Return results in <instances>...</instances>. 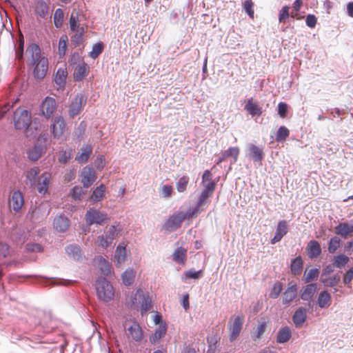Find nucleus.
I'll list each match as a JSON object with an SVG mask.
<instances>
[{
	"mask_svg": "<svg viewBox=\"0 0 353 353\" xmlns=\"http://www.w3.org/2000/svg\"><path fill=\"white\" fill-rule=\"evenodd\" d=\"M65 252L68 256L72 257L75 260H79L81 257V249L75 245H70L65 248Z\"/></svg>",
	"mask_w": 353,
	"mask_h": 353,
	"instance_id": "nucleus-39",
	"label": "nucleus"
},
{
	"mask_svg": "<svg viewBox=\"0 0 353 353\" xmlns=\"http://www.w3.org/2000/svg\"><path fill=\"white\" fill-rule=\"evenodd\" d=\"M244 109L252 117L260 116L262 114L261 107H260L259 103L254 101L252 98L248 99Z\"/></svg>",
	"mask_w": 353,
	"mask_h": 353,
	"instance_id": "nucleus-19",
	"label": "nucleus"
},
{
	"mask_svg": "<svg viewBox=\"0 0 353 353\" xmlns=\"http://www.w3.org/2000/svg\"><path fill=\"white\" fill-rule=\"evenodd\" d=\"M305 23L309 28H314L316 23V17L313 14H308L306 17Z\"/></svg>",
	"mask_w": 353,
	"mask_h": 353,
	"instance_id": "nucleus-58",
	"label": "nucleus"
},
{
	"mask_svg": "<svg viewBox=\"0 0 353 353\" xmlns=\"http://www.w3.org/2000/svg\"><path fill=\"white\" fill-rule=\"evenodd\" d=\"M66 79V74L62 69H59L57 71L54 81L59 86L63 87L65 85Z\"/></svg>",
	"mask_w": 353,
	"mask_h": 353,
	"instance_id": "nucleus-43",
	"label": "nucleus"
},
{
	"mask_svg": "<svg viewBox=\"0 0 353 353\" xmlns=\"http://www.w3.org/2000/svg\"><path fill=\"white\" fill-rule=\"evenodd\" d=\"M89 70L85 63L78 65L74 72L75 81H81L88 74Z\"/></svg>",
	"mask_w": 353,
	"mask_h": 353,
	"instance_id": "nucleus-31",
	"label": "nucleus"
},
{
	"mask_svg": "<svg viewBox=\"0 0 353 353\" xmlns=\"http://www.w3.org/2000/svg\"><path fill=\"white\" fill-rule=\"evenodd\" d=\"M282 290V285L280 283H276L270 293V296L272 299H276Z\"/></svg>",
	"mask_w": 353,
	"mask_h": 353,
	"instance_id": "nucleus-52",
	"label": "nucleus"
},
{
	"mask_svg": "<svg viewBox=\"0 0 353 353\" xmlns=\"http://www.w3.org/2000/svg\"><path fill=\"white\" fill-rule=\"evenodd\" d=\"M85 222L88 226L92 225H103L109 220L107 213L101 212L94 208H89L85 215Z\"/></svg>",
	"mask_w": 353,
	"mask_h": 353,
	"instance_id": "nucleus-6",
	"label": "nucleus"
},
{
	"mask_svg": "<svg viewBox=\"0 0 353 353\" xmlns=\"http://www.w3.org/2000/svg\"><path fill=\"white\" fill-rule=\"evenodd\" d=\"M204 189L203 190L213 193L215 189V183L214 181H210L208 183H203Z\"/></svg>",
	"mask_w": 353,
	"mask_h": 353,
	"instance_id": "nucleus-64",
	"label": "nucleus"
},
{
	"mask_svg": "<svg viewBox=\"0 0 353 353\" xmlns=\"http://www.w3.org/2000/svg\"><path fill=\"white\" fill-rule=\"evenodd\" d=\"M185 275L187 279H198L202 276L203 272L202 270L195 271L190 270L185 272Z\"/></svg>",
	"mask_w": 353,
	"mask_h": 353,
	"instance_id": "nucleus-54",
	"label": "nucleus"
},
{
	"mask_svg": "<svg viewBox=\"0 0 353 353\" xmlns=\"http://www.w3.org/2000/svg\"><path fill=\"white\" fill-rule=\"evenodd\" d=\"M266 328V323L265 322L261 323L260 325H258L256 329V335L254 339H259L262 336V335L264 334Z\"/></svg>",
	"mask_w": 353,
	"mask_h": 353,
	"instance_id": "nucleus-60",
	"label": "nucleus"
},
{
	"mask_svg": "<svg viewBox=\"0 0 353 353\" xmlns=\"http://www.w3.org/2000/svg\"><path fill=\"white\" fill-rule=\"evenodd\" d=\"M103 50V44L101 43H97L92 46V49L90 52V57L92 59H96Z\"/></svg>",
	"mask_w": 353,
	"mask_h": 353,
	"instance_id": "nucleus-49",
	"label": "nucleus"
},
{
	"mask_svg": "<svg viewBox=\"0 0 353 353\" xmlns=\"http://www.w3.org/2000/svg\"><path fill=\"white\" fill-rule=\"evenodd\" d=\"M167 332L165 325L160 324L155 330V332L150 336V342L152 344H157L159 340L165 336Z\"/></svg>",
	"mask_w": 353,
	"mask_h": 353,
	"instance_id": "nucleus-22",
	"label": "nucleus"
},
{
	"mask_svg": "<svg viewBox=\"0 0 353 353\" xmlns=\"http://www.w3.org/2000/svg\"><path fill=\"white\" fill-rule=\"evenodd\" d=\"M303 268V261L300 256L294 259L291 262V271L293 274L299 275Z\"/></svg>",
	"mask_w": 353,
	"mask_h": 353,
	"instance_id": "nucleus-36",
	"label": "nucleus"
},
{
	"mask_svg": "<svg viewBox=\"0 0 353 353\" xmlns=\"http://www.w3.org/2000/svg\"><path fill=\"white\" fill-rule=\"evenodd\" d=\"M187 259V250L179 247L175 249L172 254V260L179 264H184Z\"/></svg>",
	"mask_w": 353,
	"mask_h": 353,
	"instance_id": "nucleus-24",
	"label": "nucleus"
},
{
	"mask_svg": "<svg viewBox=\"0 0 353 353\" xmlns=\"http://www.w3.org/2000/svg\"><path fill=\"white\" fill-rule=\"evenodd\" d=\"M44 151V148L37 142L32 148H30L28 152V157L30 161H37Z\"/></svg>",
	"mask_w": 353,
	"mask_h": 353,
	"instance_id": "nucleus-21",
	"label": "nucleus"
},
{
	"mask_svg": "<svg viewBox=\"0 0 353 353\" xmlns=\"http://www.w3.org/2000/svg\"><path fill=\"white\" fill-rule=\"evenodd\" d=\"M253 3L250 0H245L243 2V9L245 12L251 17H254Z\"/></svg>",
	"mask_w": 353,
	"mask_h": 353,
	"instance_id": "nucleus-53",
	"label": "nucleus"
},
{
	"mask_svg": "<svg viewBox=\"0 0 353 353\" xmlns=\"http://www.w3.org/2000/svg\"><path fill=\"white\" fill-rule=\"evenodd\" d=\"M83 194V190L81 187L75 186L72 188V196L75 200H79L81 198L82 194Z\"/></svg>",
	"mask_w": 353,
	"mask_h": 353,
	"instance_id": "nucleus-56",
	"label": "nucleus"
},
{
	"mask_svg": "<svg viewBox=\"0 0 353 353\" xmlns=\"http://www.w3.org/2000/svg\"><path fill=\"white\" fill-rule=\"evenodd\" d=\"M288 112V105L285 103L280 102L278 104V114L281 118L286 117Z\"/></svg>",
	"mask_w": 353,
	"mask_h": 353,
	"instance_id": "nucleus-57",
	"label": "nucleus"
},
{
	"mask_svg": "<svg viewBox=\"0 0 353 353\" xmlns=\"http://www.w3.org/2000/svg\"><path fill=\"white\" fill-rule=\"evenodd\" d=\"M290 132L288 129L285 126H281L276 134V140L278 142L285 141L289 136Z\"/></svg>",
	"mask_w": 353,
	"mask_h": 353,
	"instance_id": "nucleus-44",
	"label": "nucleus"
},
{
	"mask_svg": "<svg viewBox=\"0 0 353 353\" xmlns=\"http://www.w3.org/2000/svg\"><path fill=\"white\" fill-rule=\"evenodd\" d=\"M97 241L99 242V245L102 248H107L112 243L105 235L99 236L97 237Z\"/></svg>",
	"mask_w": 353,
	"mask_h": 353,
	"instance_id": "nucleus-51",
	"label": "nucleus"
},
{
	"mask_svg": "<svg viewBox=\"0 0 353 353\" xmlns=\"http://www.w3.org/2000/svg\"><path fill=\"white\" fill-rule=\"evenodd\" d=\"M51 174L48 172L43 173L38 179L37 190L40 194H45L48 190Z\"/></svg>",
	"mask_w": 353,
	"mask_h": 353,
	"instance_id": "nucleus-15",
	"label": "nucleus"
},
{
	"mask_svg": "<svg viewBox=\"0 0 353 353\" xmlns=\"http://www.w3.org/2000/svg\"><path fill=\"white\" fill-rule=\"evenodd\" d=\"M68 37L66 35H62L59 41V54L60 57L65 55L67 49Z\"/></svg>",
	"mask_w": 353,
	"mask_h": 353,
	"instance_id": "nucleus-46",
	"label": "nucleus"
},
{
	"mask_svg": "<svg viewBox=\"0 0 353 353\" xmlns=\"http://www.w3.org/2000/svg\"><path fill=\"white\" fill-rule=\"evenodd\" d=\"M78 26H79V24L78 23L77 16L74 15V14L72 12L70 18V29L71 30H74Z\"/></svg>",
	"mask_w": 353,
	"mask_h": 353,
	"instance_id": "nucleus-63",
	"label": "nucleus"
},
{
	"mask_svg": "<svg viewBox=\"0 0 353 353\" xmlns=\"http://www.w3.org/2000/svg\"><path fill=\"white\" fill-rule=\"evenodd\" d=\"M244 317L243 315L237 316L234 318L233 321L229 323V328L230 331V339L231 341H234L240 334L242 329Z\"/></svg>",
	"mask_w": 353,
	"mask_h": 353,
	"instance_id": "nucleus-9",
	"label": "nucleus"
},
{
	"mask_svg": "<svg viewBox=\"0 0 353 353\" xmlns=\"http://www.w3.org/2000/svg\"><path fill=\"white\" fill-rule=\"evenodd\" d=\"M191 209L187 212H179L174 213L173 215L165 221L163 225L164 230L167 231H174L179 228L182 222L186 219H192L194 217V215H191Z\"/></svg>",
	"mask_w": 353,
	"mask_h": 353,
	"instance_id": "nucleus-3",
	"label": "nucleus"
},
{
	"mask_svg": "<svg viewBox=\"0 0 353 353\" xmlns=\"http://www.w3.org/2000/svg\"><path fill=\"white\" fill-rule=\"evenodd\" d=\"M335 232L337 234L346 238L348 234L353 232V224L350 225L347 223H340L336 226Z\"/></svg>",
	"mask_w": 353,
	"mask_h": 353,
	"instance_id": "nucleus-28",
	"label": "nucleus"
},
{
	"mask_svg": "<svg viewBox=\"0 0 353 353\" xmlns=\"http://www.w3.org/2000/svg\"><path fill=\"white\" fill-rule=\"evenodd\" d=\"M92 151L91 145H83L81 149V152L77 155L76 160L79 163H85L88 160Z\"/></svg>",
	"mask_w": 353,
	"mask_h": 353,
	"instance_id": "nucleus-29",
	"label": "nucleus"
},
{
	"mask_svg": "<svg viewBox=\"0 0 353 353\" xmlns=\"http://www.w3.org/2000/svg\"><path fill=\"white\" fill-rule=\"evenodd\" d=\"M349 261V258L344 254H339L334 257L332 265L338 268H343Z\"/></svg>",
	"mask_w": 353,
	"mask_h": 353,
	"instance_id": "nucleus-37",
	"label": "nucleus"
},
{
	"mask_svg": "<svg viewBox=\"0 0 353 353\" xmlns=\"http://www.w3.org/2000/svg\"><path fill=\"white\" fill-rule=\"evenodd\" d=\"M353 279V267L351 268L343 276V283L345 285H348L351 283Z\"/></svg>",
	"mask_w": 353,
	"mask_h": 353,
	"instance_id": "nucleus-62",
	"label": "nucleus"
},
{
	"mask_svg": "<svg viewBox=\"0 0 353 353\" xmlns=\"http://www.w3.org/2000/svg\"><path fill=\"white\" fill-rule=\"evenodd\" d=\"M128 336L135 341H141L143 338V331L139 323L134 322L128 328Z\"/></svg>",
	"mask_w": 353,
	"mask_h": 353,
	"instance_id": "nucleus-18",
	"label": "nucleus"
},
{
	"mask_svg": "<svg viewBox=\"0 0 353 353\" xmlns=\"http://www.w3.org/2000/svg\"><path fill=\"white\" fill-rule=\"evenodd\" d=\"M105 191V186L103 184L98 186L90 196L91 201L94 203H97L103 197Z\"/></svg>",
	"mask_w": 353,
	"mask_h": 353,
	"instance_id": "nucleus-35",
	"label": "nucleus"
},
{
	"mask_svg": "<svg viewBox=\"0 0 353 353\" xmlns=\"http://www.w3.org/2000/svg\"><path fill=\"white\" fill-rule=\"evenodd\" d=\"M26 53L30 57L29 65L34 68V77L39 79H43L48 70V61L41 55L39 46L35 43L30 44L26 50Z\"/></svg>",
	"mask_w": 353,
	"mask_h": 353,
	"instance_id": "nucleus-1",
	"label": "nucleus"
},
{
	"mask_svg": "<svg viewBox=\"0 0 353 353\" xmlns=\"http://www.w3.org/2000/svg\"><path fill=\"white\" fill-rule=\"evenodd\" d=\"M189 182V177L188 176H181L176 182V190L179 192H183L186 188Z\"/></svg>",
	"mask_w": 353,
	"mask_h": 353,
	"instance_id": "nucleus-45",
	"label": "nucleus"
},
{
	"mask_svg": "<svg viewBox=\"0 0 353 353\" xmlns=\"http://www.w3.org/2000/svg\"><path fill=\"white\" fill-rule=\"evenodd\" d=\"M114 258L118 264H121L123 263L126 258V250L125 247L119 245L117 248Z\"/></svg>",
	"mask_w": 353,
	"mask_h": 353,
	"instance_id": "nucleus-38",
	"label": "nucleus"
},
{
	"mask_svg": "<svg viewBox=\"0 0 353 353\" xmlns=\"http://www.w3.org/2000/svg\"><path fill=\"white\" fill-rule=\"evenodd\" d=\"M288 232V223L285 221H280L278 223L275 234L271 239V243L274 244L281 240Z\"/></svg>",
	"mask_w": 353,
	"mask_h": 353,
	"instance_id": "nucleus-16",
	"label": "nucleus"
},
{
	"mask_svg": "<svg viewBox=\"0 0 353 353\" xmlns=\"http://www.w3.org/2000/svg\"><path fill=\"white\" fill-rule=\"evenodd\" d=\"M9 245L6 243L1 242L0 243V256L5 258L9 254Z\"/></svg>",
	"mask_w": 353,
	"mask_h": 353,
	"instance_id": "nucleus-59",
	"label": "nucleus"
},
{
	"mask_svg": "<svg viewBox=\"0 0 353 353\" xmlns=\"http://www.w3.org/2000/svg\"><path fill=\"white\" fill-rule=\"evenodd\" d=\"M24 204L23 196L19 190L14 191L9 201V207L15 212H19Z\"/></svg>",
	"mask_w": 353,
	"mask_h": 353,
	"instance_id": "nucleus-11",
	"label": "nucleus"
},
{
	"mask_svg": "<svg viewBox=\"0 0 353 353\" xmlns=\"http://www.w3.org/2000/svg\"><path fill=\"white\" fill-rule=\"evenodd\" d=\"M70 226V220L63 215L59 214L54 217L53 221V227L59 232H65Z\"/></svg>",
	"mask_w": 353,
	"mask_h": 353,
	"instance_id": "nucleus-13",
	"label": "nucleus"
},
{
	"mask_svg": "<svg viewBox=\"0 0 353 353\" xmlns=\"http://www.w3.org/2000/svg\"><path fill=\"white\" fill-rule=\"evenodd\" d=\"M212 194V193L203 190V191L198 199L196 206L194 208L191 209V214H192L191 215H194L195 216H196L199 214H200L201 212V211L203 210L202 209H201V207L208 203L207 199L210 196H211Z\"/></svg>",
	"mask_w": 353,
	"mask_h": 353,
	"instance_id": "nucleus-14",
	"label": "nucleus"
},
{
	"mask_svg": "<svg viewBox=\"0 0 353 353\" xmlns=\"http://www.w3.org/2000/svg\"><path fill=\"white\" fill-rule=\"evenodd\" d=\"M86 103V98L81 94H78L72 101L69 107V115L73 118L79 114Z\"/></svg>",
	"mask_w": 353,
	"mask_h": 353,
	"instance_id": "nucleus-7",
	"label": "nucleus"
},
{
	"mask_svg": "<svg viewBox=\"0 0 353 353\" xmlns=\"http://www.w3.org/2000/svg\"><path fill=\"white\" fill-rule=\"evenodd\" d=\"M96 263L102 274L105 276H110L111 274V265L102 256H98L96 259Z\"/></svg>",
	"mask_w": 353,
	"mask_h": 353,
	"instance_id": "nucleus-25",
	"label": "nucleus"
},
{
	"mask_svg": "<svg viewBox=\"0 0 353 353\" xmlns=\"http://www.w3.org/2000/svg\"><path fill=\"white\" fill-rule=\"evenodd\" d=\"M307 318V310L305 307H301L294 312L292 320L296 327L303 325Z\"/></svg>",
	"mask_w": 353,
	"mask_h": 353,
	"instance_id": "nucleus-20",
	"label": "nucleus"
},
{
	"mask_svg": "<svg viewBox=\"0 0 353 353\" xmlns=\"http://www.w3.org/2000/svg\"><path fill=\"white\" fill-rule=\"evenodd\" d=\"M308 256L310 259L316 258L320 255L321 249L319 243L316 241H310L307 246Z\"/></svg>",
	"mask_w": 353,
	"mask_h": 353,
	"instance_id": "nucleus-26",
	"label": "nucleus"
},
{
	"mask_svg": "<svg viewBox=\"0 0 353 353\" xmlns=\"http://www.w3.org/2000/svg\"><path fill=\"white\" fill-rule=\"evenodd\" d=\"M297 287L296 285L288 286L287 290L283 293V304L289 305L296 296Z\"/></svg>",
	"mask_w": 353,
	"mask_h": 353,
	"instance_id": "nucleus-23",
	"label": "nucleus"
},
{
	"mask_svg": "<svg viewBox=\"0 0 353 353\" xmlns=\"http://www.w3.org/2000/svg\"><path fill=\"white\" fill-rule=\"evenodd\" d=\"M248 156L253 160L254 162H261L263 158V152L262 148L254 144L248 145Z\"/></svg>",
	"mask_w": 353,
	"mask_h": 353,
	"instance_id": "nucleus-17",
	"label": "nucleus"
},
{
	"mask_svg": "<svg viewBox=\"0 0 353 353\" xmlns=\"http://www.w3.org/2000/svg\"><path fill=\"white\" fill-rule=\"evenodd\" d=\"M40 172L38 167H34L27 171L26 177L30 186H34L37 183V177Z\"/></svg>",
	"mask_w": 353,
	"mask_h": 353,
	"instance_id": "nucleus-32",
	"label": "nucleus"
},
{
	"mask_svg": "<svg viewBox=\"0 0 353 353\" xmlns=\"http://www.w3.org/2000/svg\"><path fill=\"white\" fill-rule=\"evenodd\" d=\"M13 121L18 130H27L31 123V114L28 110L17 108L14 112Z\"/></svg>",
	"mask_w": 353,
	"mask_h": 353,
	"instance_id": "nucleus-5",
	"label": "nucleus"
},
{
	"mask_svg": "<svg viewBox=\"0 0 353 353\" xmlns=\"http://www.w3.org/2000/svg\"><path fill=\"white\" fill-rule=\"evenodd\" d=\"M120 230V228H117L116 225H111L106 232L105 236L108 239L112 241L117 236Z\"/></svg>",
	"mask_w": 353,
	"mask_h": 353,
	"instance_id": "nucleus-50",
	"label": "nucleus"
},
{
	"mask_svg": "<svg viewBox=\"0 0 353 353\" xmlns=\"http://www.w3.org/2000/svg\"><path fill=\"white\" fill-rule=\"evenodd\" d=\"M239 152L240 150L238 147H231L223 151V153L224 154V157H226L227 159L229 157H232L233 162L232 163H234L238 159Z\"/></svg>",
	"mask_w": 353,
	"mask_h": 353,
	"instance_id": "nucleus-40",
	"label": "nucleus"
},
{
	"mask_svg": "<svg viewBox=\"0 0 353 353\" xmlns=\"http://www.w3.org/2000/svg\"><path fill=\"white\" fill-rule=\"evenodd\" d=\"M172 190L173 188L171 185H164L160 190V194L165 198H169L172 195Z\"/></svg>",
	"mask_w": 353,
	"mask_h": 353,
	"instance_id": "nucleus-55",
	"label": "nucleus"
},
{
	"mask_svg": "<svg viewBox=\"0 0 353 353\" xmlns=\"http://www.w3.org/2000/svg\"><path fill=\"white\" fill-rule=\"evenodd\" d=\"M57 109V103L54 98L46 97L41 105V110L43 115L46 118H50Z\"/></svg>",
	"mask_w": 353,
	"mask_h": 353,
	"instance_id": "nucleus-10",
	"label": "nucleus"
},
{
	"mask_svg": "<svg viewBox=\"0 0 353 353\" xmlns=\"http://www.w3.org/2000/svg\"><path fill=\"white\" fill-rule=\"evenodd\" d=\"M130 306L134 309L140 307L141 313L147 312L151 307V299L141 290H137L131 297Z\"/></svg>",
	"mask_w": 353,
	"mask_h": 353,
	"instance_id": "nucleus-4",
	"label": "nucleus"
},
{
	"mask_svg": "<svg viewBox=\"0 0 353 353\" xmlns=\"http://www.w3.org/2000/svg\"><path fill=\"white\" fill-rule=\"evenodd\" d=\"M317 292V285L316 283L308 284L305 286L301 298L304 301H312L314 295Z\"/></svg>",
	"mask_w": 353,
	"mask_h": 353,
	"instance_id": "nucleus-27",
	"label": "nucleus"
},
{
	"mask_svg": "<svg viewBox=\"0 0 353 353\" xmlns=\"http://www.w3.org/2000/svg\"><path fill=\"white\" fill-rule=\"evenodd\" d=\"M136 272L132 269H128L122 274V281L125 285H130L133 283Z\"/></svg>",
	"mask_w": 353,
	"mask_h": 353,
	"instance_id": "nucleus-33",
	"label": "nucleus"
},
{
	"mask_svg": "<svg viewBox=\"0 0 353 353\" xmlns=\"http://www.w3.org/2000/svg\"><path fill=\"white\" fill-rule=\"evenodd\" d=\"M51 132L54 138L61 137L66 130V124L63 117H56L50 126Z\"/></svg>",
	"mask_w": 353,
	"mask_h": 353,
	"instance_id": "nucleus-8",
	"label": "nucleus"
},
{
	"mask_svg": "<svg viewBox=\"0 0 353 353\" xmlns=\"http://www.w3.org/2000/svg\"><path fill=\"white\" fill-rule=\"evenodd\" d=\"M290 7L283 6L279 11V23H285L287 19L291 16L292 18L295 17L293 13H289Z\"/></svg>",
	"mask_w": 353,
	"mask_h": 353,
	"instance_id": "nucleus-41",
	"label": "nucleus"
},
{
	"mask_svg": "<svg viewBox=\"0 0 353 353\" xmlns=\"http://www.w3.org/2000/svg\"><path fill=\"white\" fill-rule=\"evenodd\" d=\"M291 336L290 329L287 326L283 327L278 331L276 341L279 343H285L290 339Z\"/></svg>",
	"mask_w": 353,
	"mask_h": 353,
	"instance_id": "nucleus-30",
	"label": "nucleus"
},
{
	"mask_svg": "<svg viewBox=\"0 0 353 353\" xmlns=\"http://www.w3.org/2000/svg\"><path fill=\"white\" fill-rule=\"evenodd\" d=\"M81 183L85 188L90 187L96 179L95 171L92 168L85 167L81 171Z\"/></svg>",
	"mask_w": 353,
	"mask_h": 353,
	"instance_id": "nucleus-12",
	"label": "nucleus"
},
{
	"mask_svg": "<svg viewBox=\"0 0 353 353\" xmlns=\"http://www.w3.org/2000/svg\"><path fill=\"white\" fill-rule=\"evenodd\" d=\"M319 274V271L318 269H311L307 272H305L304 274V279L305 283H310V281L316 279Z\"/></svg>",
	"mask_w": 353,
	"mask_h": 353,
	"instance_id": "nucleus-47",
	"label": "nucleus"
},
{
	"mask_svg": "<svg viewBox=\"0 0 353 353\" xmlns=\"http://www.w3.org/2000/svg\"><path fill=\"white\" fill-rule=\"evenodd\" d=\"M95 289L99 300L108 303L113 300L114 290L112 284L105 278L99 277L95 283Z\"/></svg>",
	"mask_w": 353,
	"mask_h": 353,
	"instance_id": "nucleus-2",
	"label": "nucleus"
},
{
	"mask_svg": "<svg viewBox=\"0 0 353 353\" xmlns=\"http://www.w3.org/2000/svg\"><path fill=\"white\" fill-rule=\"evenodd\" d=\"M48 11V6L47 3L42 1L39 0L37 1L35 7V12L37 14H38L40 17L44 19L46 18Z\"/></svg>",
	"mask_w": 353,
	"mask_h": 353,
	"instance_id": "nucleus-34",
	"label": "nucleus"
},
{
	"mask_svg": "<svg viewBox=\"0 0 353 353\" xmlns=\"http://www.w3.org/2000/svg\"><path fill=\"white\" fill-rule=\"evenodd\" d=\"M330 296L326 291H323L320 293L318 298V305L320 307H325L329 305Z\"/></svg>",
	"mask_w": 353,
	"mask_h": 353,
	"instance_id": "nucleus-42",
	"label": "nucleus"
},
{
	"mask_svg": "<svg viewBox=\"0 0 353 353\" xmlns=\"http://www.w3.org/2000/svg\"><path fill=\"white\" fill-rule=\"evenodd\" d=\"M63 19V12L61 9L58 8L55 10L54 14V26L57 28H60L62 25Z\"/></svg>",
	"mask_w": 353,
	"mask_h": 353,
	"instance_id": "nucleus-48",
	"label": "nucleus"
},
{
	"mask_svg": "<svg viewBox=\"0 0 353 353\" xmlns=\"http://www.w3.org/2000/svg\"><path fill=\"white\" fill-rule=\"evenodd\" d=\"M26 250L30 252H39L42 251V247L37 243H28L26 245Z\"/></svg>",
	"mask_w": 353,
	"mask_h": 353,
	"instance_id": "nucleus-61",
	"label": "nucleus"
}]
</instances>
